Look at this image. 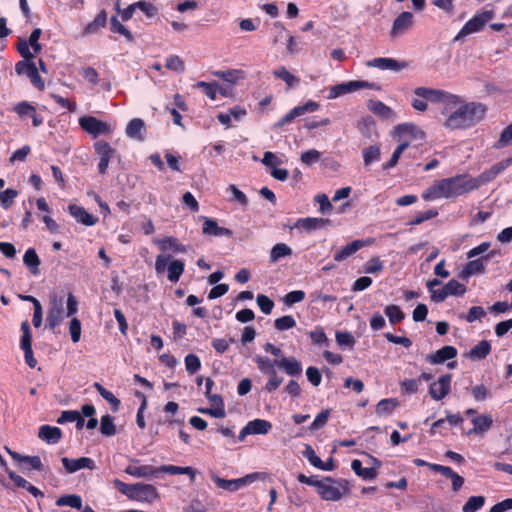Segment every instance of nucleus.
Segmentation results:
<instances>
[{
  "instance_id": "1",
  "label": "nucleus",
  "mask_w": 512,
  "mask_h": 512,
  "mask_svg": "<svg viewBox=\"0 0 512 512\" xmlns=\"http://www.w3.org/2000/svg\"><path fill=\"white\" fill-rule=\"evenodd\" d=\"M478 187L479 183L476 179L468 174H459L436 181L422 193V198L426 201L440 198L451 199L469 193Z\"/></svg>"
},
{
  "instance_id": "2",
  "label": "nucleus",
  "mask_w": 512,
  "mask_h": 512,
  "mask_svg": "<svg viewBox=\"0 0 512 512\" xmlns=\"http://www.w3.org/2000/svg\"><path fill=\"white\" fill-rule=\"evenodd\" d=\"M456 110L449 113L444 126L449 130H461L475 126L482 121L487 112V106L480 102H465L455 107Z\"/></svg>"
},
{
  "instance_id": "3",
  "label": "nucleus",
  "mask_w": 512,
  "mask_h": 512,
  "mask_svg": "<svg viewBox=\"0 0 512 512\" xmlns=\"http://www.w3.org/2000/svg\"><path fill=\"white\" fill-rule=\"evenodd\" d=\"M414 94L423 98L424 100L430 101L432 103H445L442 114H448L449 111L454 109L461 103V97L447 91L441 89H433L427 87H417L414 90Z\"/></svg>"
},
{
  "instance_id": "4",
  "label": "nucleus",
  "mask_w": 512,
  "mask_h": 512,
  "mask_svg": "<svg viewBox=\"0 0 512 512\" xmlns=\"http://www.w3.org/2000/svg\"><path fill=\"white\" fill-rule=\"evenodd\" d=\"M317 492L325 501H338L349 493L348 482L346 480L335 481L331 477H324Z\"/></svg>"
},
{
  "instance_id": "5",
  "label": "nucleus",
  "mask_w": 512,
  "mask_h": 512,
  "mask_svg": "<svg viewBox=\"0 0 512 512\" xmlns=\"http://www.w3.org/2000/svg\"><path fill=\"white\" fill-rule=\"evenodd\" d=\"M268 476L269 475L265 472H253L237 479L227 480L219 477L218 475H214L212 479L218 488L230 492H235L240 488L247 486L257 480H265L266 478H268Z\"/></svg>"
},
{
  "instance_id": "6",
  "label": "nucleus",
  "mask_w": 512,
  "mask_h": 512,
  "mask_svg": "<svg viewBox=\"0 0 512 512\" xmlns=\"http://www.w3.org/2000/svg\"><path fill=\"white\" fill-rule=\"evenodd\" d=\"M170 256L158 255L155 260V271L158 275L163 274L167 270V278L170 282L176 283L184 273L185 264L182 260L175 259L168 261Z\"/></svg>"
},
{
  "instance_id": "7",
  "label": "nucleus",
  "mask_w": 512,
  "mask_h": 512,
  "mask_svg": "<svg viewBox=\"0 0 512 512\" xmlns=\"http://www.w3.org/2000/svg\"><path fill=\"white\" fill-rule=\"evenodd\" d=\"M364 88L375 89V90L380 89V87L373 82H368V81H363V80H353V81L343 82V83L331 86L329 89L328 99H336L344 94L354 92L358 89H364Z\"/></svg>"
},
{
  "instance_id": "8",
  "label": "nucleus",
  "mask_w": 512,
  "mask_h": 512,
  "mask_svg": "<svg viewBox=\"0 0 512 512\" xmlns=\"http://www.w3.org/2000/svg\"><path fill=\"white\" fill-rule=\"evenodd\" d=\"M494 16L493 11H484L481 13H476L471 19H469L458 34L455 37V41H458L472 33L479 32L485 26V24L490 21Z\"/></svg>"
},
{
  "instance_id": "9",
  "label": "nucleus",
  "mask_w": 512,
  "mask_h": 512,
  "mask_svg": "<svg viewBox=\"0 0 512 512\" xmlns=\"http://www.w3.org/2000/svg\"><path fill=\"white\" fill-rule=\"evenodd\" d=\"M95 153L99 156L98 171L101 175L107 173L110 161L118 156L116 149L112 148L111 145L100 140L94 144Z\"/></svg>"
},
{
  "instance_id": "10",
  "label": "nucleus",
  "mask_w": 512,
  "mask_h": 512,
  "mask_svg": "<svg viewBox=\"0 0 512 512\" xmlns=\"http://www.w3.org/2000/svg\"><path fill=\"white\" fill-rule=\"evenodd\" d=\"M15 72L18 75H26L32 85L38 90L45 88V83L39 75L38 69L35 63L32 61H18L15 65Z\"/></svg>"
},
{
  "instance_id": "11",
  "label": "nucleus",
  "mask_w": 512,
  "mask_h": 512,
  "mask_svg": "<svg viewBox=\"0 0 512 512\" xmlns=\"http://www.w3.org/2000/svg\"><path fill=\"white\" fill-rule=\"evenodd\" d=\"M319 106V103L313 100H309L303 105L296 106L281 117L274 124V128H282L283 126L291 123L296 117L302 116L308 112H315L319 109Z\"/></svg>"
},
{
  "instance_id": "12",
  "label": "nucleus",
  "mask_w": 512,
  "mask_h": 512,
  "mask_svg": "<svg viewBox=\"0 0 512 512\" xmlns=\"http://www.w3.org/2000/svg\"><path fill=\"white\" fill-rule=\"evenodd\" d=\"M21 331H22V336H21V340H20V348L24 352L25 363L30 368H35L37 365V360L35 359V357L33 355L32 335H31V330H30L28 321H24L21 323Z\"/></svg>"
},
{
  "instance_id": "13",
  "label": "nucleus",
  "mask_w": 512,
  "mask_h": 512,
  "mask_svg": "<svg viewBox=\"0 0 512 512\" xmlns=\"http://www.w3.org/2000/svg\"><path fill=\"white\" fill-rule=\"evenodd\" d=\"M452 375L447 373L441 375L437 381L430 384L428 393L435 401L444 399L451 390Z\"/></svg>"
},
{
  "instance_id": "14",
  "label": "nucleus",
  "mask_w": 512,
  "mask_h": 512,
  "mask_svg": "<svg viewBox=\"0 0 512 512\" xmlns=\"http://www.w3.org/2000/svg\"><path fill=\"white\" fill-rule=\"evenodd\" d=\"M466 292V286L456 279L449 280L439 292H433L432 301L443 302L448 296H462Z\"/></svg>"
},
{
  "instance_id": "15",
  "label": "nucleus",
  "mask_w": 512,
  "mask_h": 512,
  "mask_svg": "<svg viewBox=\"0 0 512 512\" xmlns=\"http://www.w3.org/2000/svg\"><path fill=\"white\" fill-rule=\"evenodd\" d=\"M80 127L87 133L98 136L110 133V126L94 116H83L79 119Z\"/></svg>"
},
{
  "instance_id": "16",
  "label": "nucleus",
  "mask_w": 512,
  "mask_h": 512,
  "mask_svg": "<svg viewBox=\"0 0 512 512\" xmlns=\"http://www.w3.org/2000/svg\"><path fill=\"white\" fill-rule=\"evenodd\" d=\"M272 429V423L265 419H254L249 421L240 431L238 439L243 441L248 435L268 434Z\"/></svg>"
},
{
  "instance_id": "17",
  "label": "nucleus",
  "mask_w": 512,
  "mask_h": 512,
  "mask_svg": "<svg viewBox=\"0 0 512 512\" xmlns=\"http://www.w3.org/2000/svg\"><path fill=\"white\" fill-rule=\"evenodd\" d=\"M13 111L20 117H29L32 119L34 127H39L43 124V117L37 113L36 107L28 101H21L13 107Z\"/></svg>"
},
{
  "instance_id": "18",
  "label": "nucleus",
  "mask_w": 512,
  "mask_h": 512,
  "mask_svg": "<svg viewBox=\"0 0 512 512\" xmlns=\"http://www.w3.org/2000/svg\"><path fill=\"white\" fill-rule=\"evenodd\" d=\"M413 23L414 16L411 12L404 11L400 13L393 22L390 36L392 38H397L408 31L413 26Z\"/></svg>"
},
{
  "instance_id": "19",
  "label": "nucleus",
  "mask_w": 512,
  "mask_h": 512,
  "mask_svg": "<svg viewBox=\"0 0 512 512\" xmlns=\"http://www.w3.org/2000/svg\"><path fill=\"white\" fill-rule=\"evenodd\" d=\"M61 462L67 473H75L80 469H90L93 470L96 468L95 462L93 459L89 457H80L78 459H71L68 457H63Z\"/></svg>"
},
{
  "instance_id": "20",
  "label": "nucleus",
  "mask_w": 512,
  "mask_h": 512,
  "mask_svg": "<svg viewBox=\"0 0 512 512\" xmlns=\"http://www.w3.org/2000/svg\"><path fill=\"white\" fill-rule=\"evenodd\" d=\"M18 466L20 471L24 474H29L31 470L39 472L49 471V468L42 463L39 456L22 455L18 461Z\"/></svg>"
},
{
  "instance_id": "21",
  "label": "nucleus",
  "mask_w": 512,
  "mask_h": 512,
  "mask_svg": "<svg viewBox=\"0 0 512 512\" xmlns=\"http://www.w3.org/2000/svg\"><path fill=\"white\" fill-rule=\"evenodd\" d=\"M68 211L78 223H81L85 226H94L99 220L97 216L87 212L83 206L70 204L68 206Z\"/></svg>"
},
{
  "instance_id": "22",
  "label": "nucleus",
  "mask_w": 512,
  "mask_h": 512,
  "mask_svg": "<svg viewBox=\"0 0 512 512\" xmlns=\"http://www.w3.org/2000/svg\"><path fill=\"white\" fill-rule=\"evenodd\" d=\"M495 251H491L489 254L482 256L479 259L469 261L461 272V277L466 278L474 274H481L485 272L484 261H488L495 255Z\"/></svg>"
},
{
  "instance_id": "23",
  "label": "nucleus",
  "mask_w": 512,
  "mask_h": 512,
  "mask_svg": "<svg viewBox=\"0 0 512 512\" xmlns=\"http://www.w3.org/2000/svg\"><path fill=\"white\" fill-rule=\"evenodd\" d=\"M368 67H375L381 70L399 71L407 67L406 62H398L393 58H374L366 63Z\"/></svg>"
},
{
  "instance_id": "24",
  "label": "nucleus",
  "mask_w": 512,
  "mask_h": 512,
  "mask_svg": "<svg viewBox=\"0 0 512 512\" xmlns=\"http://www.w3.org/2000/svg\"><path fill=\"white\" fill-rule=\"evenodd\" d=\"M159 497L157 489L151 484L137 483L136 494L133 501L151 503Z\"/></svg>"
},
{
  "instance_id": "25",
  "label": "nucleus",
  "mask_w": 512,
  "mask_h": 512,
  "mask_svg": "<svg viewBox=\"0 0 512 512\" xmlns=\"http://www.w3.org/2000/svg\"><path fill=\"white\" fill-rule=\"evenodd\" d=\"M457 356V349L454 346L446 345L435 353L427 355L426 359L431 364H441Z\"/></svg>"
},
{
  "instance_id": "26",
  "label": "nucleus",
  "mask_w": 512,
  "mask_h": 512,
  "mask_svg": "<svg viewBox=\"0 0 512 512\" xmlns=\"http://www.w3.org/2000/svg\"><path fill=\"white\" fill-rule=\"evenodd\" d=\"M203 226H202V232L205 235L209 236H226V237H232L233 232L225 227H220L218 223L210 219L208 217H203Z\"/></svg>"
},
{
  "instance_id": "27",
  "label": "nucleus",
  "mask_w": 512,
  "mask_h": 512,
  "mask_svg": "<svg viewBox=\"0 0 512 512\" xmlns=\"http://www.w3.org/2000/svg\"><path fill=\"white\" fill-rule=\"evenodd\" d=\"M330 223L329 219L324 218H300L295 223L296 228L303 229L307 232L315 231L324 228L326 225Z\"/></svg>"
},
{
  "instance_id": "28",
  "label": "nucleus",
  "mask_w": 512,
  "mask_h": 512,
  "mask_svg": "<svg viewBox=\"0 0 512 512\" xmlns=\"http://www.w3.org/2000/svg\"><path fill=\"white\" fill-rule=\"evenodd\" d=\"M367 107L371 112L383 120H390L395 118L394 111L380 100H369Z\"/></svg>"
},
{
  "instance_id": "29",
  "label": "nucleus",
  "mask_w": 512,
  "mask_h": 512,
  "mask_svg": "<svg viewBox=\"0 0 512 512\" xmlns=\"http://www.w3.org/2000/svg\"><path fill=\"white\" fill-rule=\"evenodd\" d=\"M38 437L48 444H56L62 438V430L55 426L42 425L39 428Z\"/></svg>"
},
{
  "instance_id": "30",
  "label": "nucleus",
  "mask_w": 512,
  "mask_h": 512,
  "mask_svg": "<svg viewBox=\"0 0 512 512\" xmlns=\"http://www.w3.org/2000/svg\"><path fill=\"white\" fill-rule=\"evenodd\" d=\"M277 367L282 368L289 376H299L302 373V364L295 357H283L277 360Z\"/></svg>"
},
{
  "instance_id": "31",
  "label": "nucleus",
  "mask_w": 512,
  "mask_h": 512,
  "mask_svg": "<svg viewBox=\"0 0 512 512\" xmlns=\"http://www.w3.org/2000/svg\"><path fill=\"white\" fill-rule=\"evenodd\" d=\"M125 473L137 478L158 477L157 467L152 465H128L125 468Z\"/></svg>"
},
{
  "instance_id": "32",
  "label": "nucleus",
  "mask_w": 512,
  "mask_h": 512,
  "mask_svg": "<svg viewBox=\"0 0 512 512\" xmlns=\"http://www.w3.org/2000/svg\"><path fill=\"white\" fill-rule=\"evenodd\" d=\"M63 313L64 309L62 299L59 301L55 300L47 315V321L50 329L54 330L62 322Z\"/></svg>"
},
{
  "instance_id": "33",
  "label": "nucleus",
  "mask_w": 512,
  "mask_h": 512,
  "mask_svg": "<svg viewBox=\"0 0 512 512\" xmlns=\"http://www.w3.org/2000/svg\"><path fill=\"white\" fill-rule=\"evenodd\" d=\"M157 470H158V475L160 473H167L170 475H180V474L188 475L192 482L195 480V477H196V470L189 466L180 467V466H175V465H162L160 467H157Z\"/></svg>"
},
{
  "instance_id": "34",
  "label": "nucleus",
  "mask_w": 512,
  "mask_h": 512,
  "mask_svg": "<svg viewBox=\"0 0 512 512\" xmlns=\"http://www.w3.org/2000/svg\"><path fill=\"white\" fill-rule=\"evenodd\" d=\"M365 246V242L362 240H354L348 245L342 247L339 251L334 254V260L337 262H341L356 253L362 247Z\"/></svg>"
},
{
  "instance_id": "35",
  "label": "nucleus",
  "mask_w": 512,
  "mask_h": 512,
  "mask_svg": "<svg viewBox=\"0 0 512 512\" xmlns=\"http://www.w3.org/2000/svg\"><path fill=\"white\" fill-rule=\"evenodd\" d=\"M155 243L162 251L172 250L175 253H185L186 246L179 242L175 237L169 236L162 240H157Z\"/></svg>"
},
{
  "instance_id": "36",
  "label": "nucleus",
  "mask_w": 512,
  "mask_h": 512,
  "mask_svg": "<svg viewBox=\"0 0 512 512\" xmlns=\"http://www.w3.org/2000/svg\"><path fill=\"white\" fill-rule=\"evenodd\" d=\"M23 263L29 269L32 275L37 276L39 274L40 258L34 248L26 250L23 256Z\"/></svg>"
},
{
  "instance_id": "37",
  "label": "nucleus",
  "mask_w": 512,
  "mask_h": 512,
  "mask_svg": "<svg viewBox=\"0 0 512 512\" xmlns=\"http://www.w3.org/2000/svg\"><path fill=\"white\" fill-rule=\"evenodd\" d=\"M510 165H512V158L504 159L496 164L492 165L488 170L482 173L481 177L485 181H491L500 173L505 171Z\"/></svg>"
},
{
  "instance_id": "38",
  "label": "nucleus",
  "mask_w": 512,
  "mask_h": 512,
  "mask_svg": "<svg viewBox=\"0 0 512 512\" xmlns=\"http://www.w3.org/2000/svg\"><path fill=\"white\" fill-rule=\"evenodd\" d=\"M107 23V13L105 10H101L93 21L89 22L84 30V35H91L97 33L101 28H104Z\"/></svg>"
},
{
  "instance_id": "39",
  "label": "nucleus",
  "mask_w": 512,
  "mask_h": 512,
  "mask_svg": "<svg viewBox=\"0 0 512 512\" xmlns=\"http://www.w3.org/2000/svg\"><path fill=\"white\" fill-rule=\"evenodd\" d=\"M472 423L474 427L469 431L468 434H479L488 431L493 424V420L490 415H479L472 419Z\"/></svg>"
},
{
  "instance_id": "40",
  "label": "nucleus",
  "mask_w": 512,
  "mask_h": 512,
  "mask_svg": "<svg viewBox=\"0 0 512 512\" xmlns=\"http://www.w3.org/2000/svg\"><path fill=\"white\" fill-rule=\"evenodd\" d=\"M491 351V345L487 340L480 341L468 353V357L473 360L485 359Z\"/></svg>"
},
{
  "instance_id": "41",
  "label": "nucleus",
  "mask_w": 512,
  "mask_h": 512,
  "mask_svg": "<svg viewBox=\"0 0 512 512\" xmlns=\"http://www.w3.org/2000/svg\"><path fill=\"white\" fill-rule=\"evenodd\" d=\"M273 75L276 78L283 80L289 89L296 87L300 83V78L291 74L285 66H280L275 69L273 71Z\"/></svg>"
},
{
  "instance_id": "42",
  "label": "nucleus",
  "mask_w": 512,
  "mask_h": 512,
  "mask_svg": "<svg viewBox=\"0 0 512 512\" xmlns=\"http://www.w3.org/2000/svg\"><path fill=\"white\" fill-rule=\"evenodd\" d=\"M254 361L259 371L263 374L269 375L276 372L275 367L277 366V360L273 361L265 356H256Z\"/></svg>"
},
{
  "instance_id": "43",
  "label": "nucleus",
  "mask_w": 512,
  "mask_h": 512,
  "mask_svg": "<svg viewBox=\"0 0 512 512\" xmlns=\"http://www.w3.org/2000/svg\"><path fill=\"white\" fill-rule=\"evenodd\" d=\"M57 506H69L71 508L81 510L82 509V498L77 494H66L60 496L56 500Z\"/></svg>"
},
{
  "instance_id": "44",
  "label": "nucleus",
  "mask_w": 512,
  "mask_h": 512,
  "mask_svg": "<svg viewBox=\"0 0 512 512\" xmlns=\"http://www.w3.org/2000/svg\"><path fill=\"white\" fill-rule=\"evenodd\" d=\"M93 386L98 391V393L111 405L113 411L119 410L121 402L111 391L107 390L98 382H95Z\"/></svg>"
},
{
  "instance_id": "45",
  "label": "nucleus",
  "mask_w": 512,
  "mask_h": 512,
  "mask_svg": "<svg viewBox=\"0 0 512 512\" xmlns=\"http://www.w3.org/2000/svg\"><path fill=\"white\" fill-rule=\"evenodd\" d=\"M292 249L285 243L275 244L270 251V261L277 262L279 259L292 255Z\"/></svg>"
},
{
  "instance_id": "46",
  "label": "nucleus",
  "mask_w": 512,
  "mask_h": 512,
  "mask_svg": "<svg viewBox=\"0 0 512 512\" xmlns=\"http://www.w3.org/2000/svg\"><path fill=\"white\" fill-rule=\"evenodd\" d=\"M144 128V121L140 118H134L128 123L126 127V134L128 137L141 139V133Z\"/></svg>"
},
{
  "instance_id": "47",
  "label": "nucleus",
  "mask_w": 512,
  "mask_h": 512,
  "mask_svg": "<svg viewBox=\"0 0 512 512\" xmlns=\"http://www.w3.org/2000/svg\"><path fill=\"white\" fill-rule=\"evenodd\" d=\"M110 29L114 33H119L124 36L129 42L134 40L132 33L118 20L116 16H112L110 19Z\"/></svg>"
},
{
  "instance_id": "48",
  "label": "nucleus",
  "mask_w": 512,
  "mask_h": 512,
  "mask_svg": "<svg viewBox=\"0 0 512 512\" xmlns=\"http://www.w3.org/2000/svg\"><path fill=\"white\" fill-rule=\"evenodd\" d=\"M112 483L121 494L127 496L130 500H134V495L136 494L137 489V483L126 484L119 479H114Z\"/></svg>"
},
{
  "instance_id": "49",
  "label": "nucleus",
  "mask_w": 512,
  "mask_h": 512,
  "mask_svg": "<svg viewBox=\"0 0 512 512\" xmlns=\"http://www.w3.org/2000/svg\"><path fill=\"white\" fill-rule=\"evenodd\" d=\"M385 315L388 317L389 322L393 325L400 323L404 318L405 314L399 306L391 304L385 308Z\"/></svg>"
},
{
  "instance_id": "50",
  "label": "nucleus",
  "mask_w": 512,
  "mask_h": 512,
  "mask_svg": "<svg viewBox=\"0 0 512 512\" xmlns=\"http://www.w3.org/2000/svg\"><path fill=\"white\" fill-rule=\"evenodd\" d=\"M365 166H369L375 161H378L381 156L380 148L377 145H371L365 148L362 152Z\"/></svg>"
},
{
  "instance_id": "51",
  "label": "nucleus",
  "mask_w": 512,
  "mask_h": 512,
  "mask_svg": "<svg viewBox=\"0 0 512 512\" xmlns=\"http://www.w3.org/2000/svg\"><path fill=\"white\" fill-rule=\"evenodd\" d=\"M409 143L403 142L394 150L391 158L389 161L385 162L382 165L383 170H389L393 167H395L399 161V158L401 157L402 153L408 148Z\"/></svg>"
},
{
  "instance_id": "52",
  "label": "nucleus",
  "mask_w": 512,
  "mask_h": 512,
  "mask_svg": "<svg viewBox=\"0 0 512 512\" xmlns=\"http://www.w3.org/2000/svg\"><path fill=\"white\" fill-rule=\"evenodd\" d=\"M485 504L483 496H471L462 507V512H476Z\"/></svg>"
},
{
  "instance_id": "53",
  "label": "nucleus",
  "mask_w": 512,
  "mask_h": 512,
  "mask_svg": "<svg viewBox=\"0 0 512 512\" xmlns=\"http://www.w3.org/2000/svg\"><path fill=\"white\" fill-rule=\"evenodd\" d=\"M436 216H438V211L436 209H429L427 211L419 212L415 215L414 218L409 220L408 225L410 226H416L420 225L421 223L433 219Z\"/></svg>"
},
{
  "instance_id": "54",
  "label": "nucleus",
  "mask_w": 512,
  "mask_h": 512,
  "mask_svg": "<svg viewBox=\"0 0 512 512\" xmlns=\"http://www.w3.org/2000/svg\"><path fill=\"white\" fill-rule=\"evenodd\" d=\"M165 67L171 71L183 73L185 63L178 55H170L166 58Z\"/></svg>"
},
{
  "instance_id": "55",
  "label": "nucleus",
  "mask_w": 512,
  "mask_h": 512,
  "mask_svg": "<svg viewBox=\"0 0 512 512\" xmlns=\"http://www.w3.org/2000/svg\"><path fill=\"white\" fill-rule=\"evenodd\" d=\"M100 431L105 436H113L116 434V426L110 415H104L101 418Z\"/></svg>"
},
{
  "instance_id": "56",
  "label": "nucleus",
  "mask_w": 512,
  "mask_h": 512,
  "mask_svg": "<svg viewBox=\"0 0 512 512\" xmlns=\"http://www.w3.org/2000/svg\"><path fill=\"white\" fill-rule=\"evenodd\" d=\"M186 370L189 374L197 373L201 368L200 358L195 354H188L184 359Z\"/></svg>"
},
{
  "instance_id": "57",
  "label": "nucleus",
  "mask_w": 512,
  "mask_h": 512,
  "mask_svg": "<svg viewBox=\"0 0 512 512\" xmlns=\"http://www.w3.org/2000/svg\"><path fill=\"white\" fill-rule=\"evenodd\" d=\"M329 416H330L329 409L322 410L321 412H319L316 415V417H315L314 421L311 423L309 429L311 431H317V430L323 428L327 424Z\"/></svg>"
},
{
  "instance_id": "58",
  "label": "nucleus",
  "mask_w": 512,
  "mask_h": 512,
  "mask_svg": "<svg viewBox=\"0 0 512 512\" xmlns=\"http://www.w3.org/2000/svg\"><path fill=\"white\" fill-rule=\"evenodd\" d=\"M335 338L340 347L352 348L355 345V338L350 332L336 331Z\"/></svg>"
},
{
  "instance_id": "59",
  "label": "nucleus",
  "mask_w": 512,
  "mask_h": 512,
  "mask_svg": "<svg viewBox=\"0 0 512 512\" xmlns=\"http://www.w3.org/2000/svg\"><path fill=\"white\" fill-rule=\"evenodd\" d=\"M195 87L201 88L205 95L209 97L211 100H215L217 98V93L219 86L217 83H208L205 81H199L196 83Z\"/></svg>"
},
{
  "instance_id": "60",
  "label": "nucleus",
  "mask_w": 512,
  "mask_h": 512,
  "mask_svg": "<svg viewBox=\"0 0 512 512\" xmlns=\"http://www.w3.org/2000/svg\"><path fill=\"white\" fill-rule=\"evenodd\" d=\"M421 384L420 380L417 378L414 379H404L400 381L401 391L406 394H415L419 391Z\"/></svg>"
},
{
  "instance_id": "61",
  "label": "nucleus",
  "mask_w": 512,
  "mask_h": 512,
  "mask_svg": "<svg viewBox=\"0 0 512 512\" xmlns=\"http://www.w3.org/2000/svg\"><path fill=\"white\" fill-rule=\"evenodd\" d=\"M274 326L279 331H285L296 326V321L291 315H285L277 318L274 322Z\"/></svg>"
},
{
  "instance_id": "62",
  "label": "nucleus",
  "mask_w": 512,
  "mask_h": 512,
  "mask_svg": "<svg viewBox=\"0 0 512 512\" xmlns=\"http://www.w3.org/2000/svg\"><path fill=\"white\" fill-rule=\"evenodd\" d=\"M397 406L394 399H382L376 406V413L378 415L390 414Z\"/></svg>"
},
{
  "instance_id": "63",
  "label": "nucleus",
  "mask_w": 512,
  "mask_h": 512,
  "mask_svg": "<svg viewBox=\"0 0 512 512\" xmlns=\"http://www.w3.org/2000/svg\"><path fill=\"white\" fill-rule=\"evenodd\" d=\"M18 192L15 189L8 188L3 192H0V203L1 206L4 209H8L12 203L14 202V199L17 197Z\"/></svg>"
},
{
  "instance_id": "64",
  "label": "nucleus",
  "mask_w": 512,
  "mask_h": 512,
  "mask_svg": "<svg viewBox=\"0 0 512 512\" xmlns=\"http://www.w3.org/2000/svg\"><path fill=\"white\" fill-rule=\"evenodd\" d=\"M512 143V123L508 125L500 134L498 141L495 144V148H504Z\"/></svg>"
}]
</instances>
